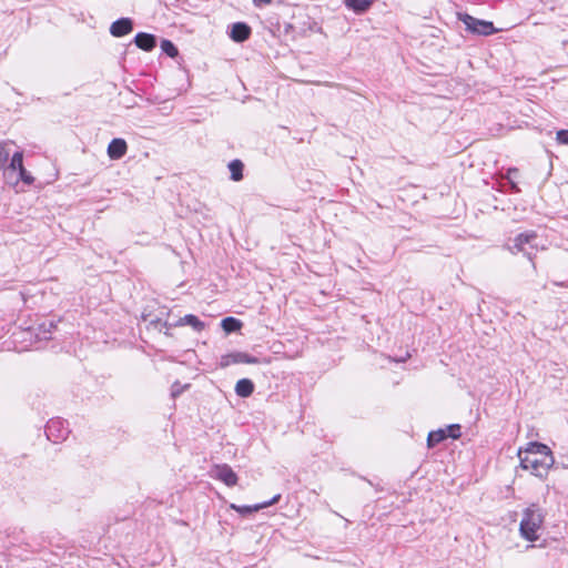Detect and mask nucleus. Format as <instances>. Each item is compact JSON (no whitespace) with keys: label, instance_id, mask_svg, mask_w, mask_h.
Returning a JSON list of instances; mask_svg holds the SVG:
<instances>
[{"label":"nucleus","instance_id":"obj_1","mask_svg":"<svg viewBox=\"0 0 568 568\" xmlns=\"http://www.w3.org/2000/svg\"><path fill=\"white\" fill-rule=\"evenodd\" d=\"M519 465L538 478H546L555 463L551 449L542 443L529 442L517 452Z\"/></svg>","mask_w":568,"mask_h":568},{"label":"nucleus","instance_id":"obj_2","mask_svg":"<svg viewBox=\"0 0 568 568\" xmlns=\"http://www.w3.org/2000/svg\"><path fill=\"white\" fill-rule=\"evenodd\" d=\"M545 516L542 510L537 504H530L523 510L521 520L519 524L520 536L528 541H537L540 537Z\"/></svg>","mask_w":568,"mask_h":568},{"label":"nucleus","instance_id":"obj_3","mask_svg":"<svg viewBox=\"0 0 568 568\" xmlns=\"http://www.w3.org/2000/svg\"><path fill=\"white\" fill-rule=\"evenodd\" d=\"M322 28L303 9L293 12L288 22L284 24V32L293 38L306 37L311 32H321Z\"/></svg>","mask_w":568,"mask_h":568},{"label":"nucleus","instance_id":"obj_4","mask_svg":"<svg viewBox=\"0 0 568 568\" xmlns=\"http://www.w3.org/2000/svg\"><path fill=\"white\" fill-rule=\"evenodd\" d=\"M537 241L538 235L534 231L520 233L514 237L510 251L514 254L523 253L529 261H532L539 248Z\"/></svg>","mask_w":568,"mask_h":568},{"label":"nucleus","instance_id":"obj_5","mask_svg":"<svg viewBox=\"0 0 568 568\" xmlns=\"http://www.w3.org/2000/svg\"><path fill=\"white\" fill-rule=\"evenodd\" d=\"M457 18L465 24L466 31L473 34L488 37L498 32L491 21L475 18L466 12L457 13Z\"/></svg>","mask_w":568,"mask_h":568},{"label":"nucleus","instance_id":"obj_6","mask_svg":"<svg viewBox=\"0 0 568 568\" xmlns=\"http://www.w3.org/2000/svg\"><path fill=\"white\" fill-rule=\"evenodd\" d=\"M213 474L216 479L223 481L229 487H233L237 484V475L226 464L214 466Z\"/></svg>","mask_w":568,"mask_h":568},{"label":"nucleus","instance_id":"obj_7","mask_svg":"<svg viewBox=\"0 0 568 568\" xmlns=\"http://www.w3.org/2000/svg\"><path fill=\"white\" fill-rule=\"evenodd\" d=\"M133 30V20L131 18H120L110 27V33L115 37H124Z\"/></svg>","mask_w":568,"mask_h":568},{"label":"nucleus","instance_id":"obj_8","mask_svg":"<svg viewBox=\"0 0 568 568\" xmlns=\"http://www.w3.org/2000/svg\"><path fill=\"white\" fill-rule=\"evenodd\" d=\"M252 30L245 22H235L231 26L230 38L235 42H244L250 38Z\"/></svg>","mask_w":568,"mask_h":568},{"label":"nucleus","instance_id":"obj_9","mask_svg":"<svg viewBox=\"0 0 568 568\" xmlns=\"http://www.w3.org/2000/svg\"><path fill=\"white\" fill-rule=\"evenodd\" d=\"M256 364L258 363V359L256 357H252L246 353H234V354H227L222 357L221 359V366L226 367L231 364Z\"/></svg>","mask_w":568,"mask_h":568},{"label":"nucleus","instance_id":"obj_10","mask_svg":"<svg viewBox=\"0 0 568 568\" xmlns=\"http://www.w3.org/2000/svg\"><path fill=\"white\" fill-rule=\"evenodd\" d=\"M128 151V144L125 140L116 138L113 139L108 145V155L112 160L122 159Z\"/></svg>","mask_w":568,"mask_h":568},{"label":"nucleus","instance_id":"obj_11","mask_svg":"<svg viewBox=\"0 0 568 568\" xmlns=\"http://www.w3.org/2000/svg\"><path fill=\"white\" fill-rule=\"evenodd\" d=\"M23 168V154L22 152L18 151L14 152L11 156V160L9 164L7 163L6 168L3 169L4 178L10 181L12 175L18 174V171Z\"/></svg>","mask_w":568,"mask_h":568},{"label":"nucleus","instance_id":"obj_12","mask_svg":"<svg viewBox=\"0 0 568 568\" xmlns=\"http://www.w3.org/2000/svg\"><path fill=\"white\" fill-rule=\"evenodd\" d=\"M134 43L141 50L150 52L156 47V38L151 33L139 32L134 37Z\"/></svg>","mask_w":568,"mask_h":568},{"label":"nucleus","instance_id":"obj_13","mask_svg":"<svg viewBox=\"0 0 568 568\" xmlns=\"http://www.w3.org/2000/svg\"><path fill=\"white\" fill-rule=\"evenodd\" d=\"M344 6L357 14H363L369 10L374 0H343Z\"/></svg>","mask_w":568,"mask_h":568},{"label":"nucleus","instance_id":"obj_14","mask_svg":"<svg viewBox=\"0 0 568 568\" xmlns=\"http://www.w3.org/2000/svg\"><path fill=\"white\" fill-rule=\"evenodd\" d=\"M235 392L240 397H248L254 392V384L248 378H242L237 381Z\"/></svg>","mask_w":568,"mask_h":568},{"label":"nucleus","instance_id":"obj_15","mask_svg":"<svg viewBox=\"0 0 568 568\" xmlns=\"http://www.w3.org/2000/svg\"><path fill=\"white\" fill-rule=\"evenodd\" d=\"M280 499V495H277L276 497H274L271 501H267V503H264L262 505H255V506H235V505H232V508L235 509L237 513L242 514V515H246V514H252V513H255L264 507H267L272 504H275L277 503Z\"/></svg>","mask_w":568,"mask_h":568},{"label":"nucleus","instance_id":"obj_16","mask_svg":"<svg viewBox=\"0 0 568 568\" xmlns=\"http://www.w3.org/2000/svg\"><path fill=\"white\" fill-rule=\"evenodd\" d=\"M244 164L241 160L235 159L229 163V170L231 172V179L233 181H241L243 179Z\"/></svg>","mask_w":568,"mask_h":568},{"label":"nucleus","instance_id":"obj_17","mask_svg":"<svg viewBox=\"0 0 568 568\" xmlns=\"http://www.w3.org/2000/svg\"><path fill=\"white\" fill-rule=\"evenodd\" d=\"M447 438V434L445 429L433 430L428 434L427 445L428 447H434L445 440Z\"/></svg>","mask_w":568,"mask_h":568},{"label":"nucleus","instance_id":"obj_18","mask_svg":"<svg viewBox=\"0 0 568 568\" xmlns=\"http://www.w3.org/2000/svg\"><path fill=\"white\" fill-rule=\"evenodd\" d=\"M161 50L171 58H175L179 54L178 48L170 40H162Z\"/></svg>","mask_w":568,"mask_h":568},{"label":"nucleus","instance_id":"obj_19","mask_svg":"<svg viewBox=\"0 0 568 568\" xmlns=\"http://www.w3.org/2000/svg\"><path fill=\"white\" fill-rule=\"evenodd\" d=\"M19 180L23 181L28 185H31L34 181L33 176L24 169V166L18 171L16 182Z\"/></svg>","mask_w":568,"mask_h":568},{"label":"nucleus","instance_id":"obj_20","mask_svg":"<svg viewBox=\"0 0 568 568\" xmlns=\"http://www.w3.org/2000/svg\"><path fill=\"white\" fill-rule=\"evenodd\" d=\"M10 156V151L7 149V144L0 143V169H4Z\"/></svg>","mask_w":568,"mask_h":568},{"label":"nucleus","instance_id":"obj_21","mask_svg":"<svg viewBox=\"0 0 568 568\" xmlns=\"http://www.w3.org/2000/svg\"><path fill=\"white\" fill-rule=\"evenodd\" d=\"M445 430L447 437H450L453 439H458L462 436L460 425L458 424L449 425Z\"/></svg>","mask_w":568,"mask_h":568},{"label":"nucleus","instance_id":"obj_22","mask_svg":"<svg viewBox=\"0 0 568 568\" xmlns=\"http://www.w3.org/2000/svg\"><path fill=\"white\" fill-rule=\"evenodd\" d=\"M62 423L59 419H51L47 425V436L48 438L53 437V430L58 429Z\"/></svg>","mask_w":568,"mask_h":568},{"label":"nucleus","instance_id":"obj_23","mask_svg":"<svg viewBox=\"0 0 568 568\" xmlns=\"http://www.w3.org/2000/svg\"><path fill=\"white\" fill-rule=\"evenodd\" d=\"M225 332L231 333L237 331L242 326V322H222Z\"/></svg>","mask_w":568,"mask_h":568},{"label":"nucleus","instance_id":"obj_24","mask_svg":"<svg viewBox=\"0 0 568 568\" xmlns=\"http://www.w3.org/2000/svg\"><path fill=\"white\" fill-rule=\"evenodd\" d=\"M556 140L560 144L568 145V130H559L556 134Z\"/></svg>","mask_w":568,"mask_h":568},{"label":"nucleus","instance_id":"obj_25","mask_svg":"<svg viewBox=\"0 0 568 568\" xmlns=\"http://www.w3.org/2000/svg\"><path fill=\"white\" fill-rule=\"evenodd\" d=\"M271 2H272V0H253V3L256 7H262V6H265V4H270Z\"/></svg>","mask_w":568,"mask_h":568},{"label":"nucleus","instance_id":"obj_26","mask_svg":"<svg viewBox=\"0 0 568 568\" xmlns=\"http://www.w3.org/2000/svg\"><path fill=\"white\" fill-rule=\"evenodd\" d=\"M182 324L186 323V324H192L194 328L196 329H200L203 327V322H197V321H194V322H181Z\"/></svg>","mask_w":568,"mask_h":568},{"label":"nucleus","instance_id":"obj_27","mask_svg":"<svg viewBox=\"0 0 568 568\" xmlns=\"http://www.w3.org/2000/svg\"><path fill=\"white\" fill-rule=\"evenodd\" d=\"M180 320L191 321V320H199V318L195 315H193V314H186L183 317H180Z\"/></svg>","mask_w":568,"mask_h":568},{"label":"nucleus","instance_id":"obj_28","mask_svg":"<svg viewBox=\"0 0 568 568\" xmlns=\"http://www.w3.org/2000/svg\"><path fill=\"white\" fill-rule=\"evenodd\" d=\"M518 173V170L517 169H509L508 170V175L510 174H517Z\"/></svg>","mask_w":568,"mask_h":568},{"label":"nucleus","instance_id":"obj_29","mask_svg":"<svg viewBox=\"0 0 568 568\" xmlns=\"http://www.w3.org/2000/svg\"><path fill=\"white\" fill-rule=\"evenodd\" d=\"M511 189H513L514 191H516V192H518V191H519V189L517 187V185H516L515 183H511Z\"/></svg>","mask_w":568,"mask_h":568},{"label":"nucleus","instance_id":"obj_30","mask_svg":"<svg viewBox=\"0 0 568 568\" xmlns=\"http://www.w3.org/2000/svg\"><path fill=\"white\" fill-rule=\"evenodd\" d=\"M223 320L231 321V320H236V318H235V317H233V316H226V317H224Z\"/></svg>","mask_w":568,"mask_h":568}]
</instances>
